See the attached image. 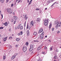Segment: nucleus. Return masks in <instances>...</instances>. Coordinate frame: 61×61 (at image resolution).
<instances>
[{"mask_svg": "<svg viewBox=\"0 0 61 61\" xmlns=\"http://www.w3.org/2000/svg\"><path fill=\"white\" fill-rule=\"evenodd\" d=\"M48 24V20L46 19L44 21V25H47Z\"/></svg>", "mask_w": 61, "mask_h": 61, "instance_id": "obj_1", "label": "nucleus"}, {"mask_svg": "<svg viewBox=\"0 0 61 61\" xmlns=\"http://www.w3.org/2000/svg\"><path fill=\"white\" fill-rule=\"evenodd\" d=\"M7 11L8 13L9 14H12V10H11V9H7Z\"/></svg>", "mask_w": 61, "mask_h": 61, "instance_id": "obj_2", "label": "nucleus"}, {"mask_svg": "<svg viewBox=\"0 0 61 61\" xmlns=\"http://www.w3.org/2000/svg\"><path fill=\"white\" fill-rule=\"evenodd\" d=\"M27 50V48L25 46L23 47V51L24 52H25Z\"/></svg>", "mask_w": 61, "mask_h": 61, "instance_id": "obj_3", "label": "nucleus"}, {"mask_svg": "<svg viewBox=\"0 0 61 61\" xmlns=\"http://www.w3.org/2000/svg\"><path fill=\"white\" fill-rule=\"evenodd\" d=\"M44 32H43L41 35L40 38L41 39H42L43 38V36H44Z\"/></svg>", "mask_w": 61, "mask_h": 61, "instance_id": "obj_4", "label": "nucleus"}, {"mask_svg": "<svg viewBox=\"0 0 61 61\" xmlns=\"http://www.w3.org/2000/svg\"><path fill=\"white\" fill-rule=\"evenodd\" d=\"M41 20V19L39 18H37L36 19V21L37 22H39L40 21V20Z\"/></svg>", "mask_w": 61, "mask_h": 61, "instance_id": "obj_5", "label": "nucleus"}, {"mask_svg": "<svg viewBox=\"0 0 61 61\" xmlns=\"http://www.w3.org/2000/svg\"><path fill=\"white\" fill-rule=\"evenodd\" d=\"M30 25L31 26H33L34 25V22L33 21H31L30 23Z\"/></svg>", "mask_w": 61, "mask_h": 61, "instance_id": "obj_6", "label": "nucleus"}, {"mask_svg": "<svg viewBox=\"0 0 61 61\" xmlns=\"http://www.w3.org/2000/svg\"><path fill=\"white\" fill-rule=\"evenodd\" d=\"M41 46H40L38 47L37 49V50H40V49L41 48V47H42V45H41Z\"/></svg>", "mask_w": 61, "mask_h": 61, "instance_id": "obj_7", "label": "nucleus"}, {"mask_svg": "<svg viewBox=\"0 0 61 61\" xmlns=\"http://www.w3.org/2000/svg\"><path fill=\"white\" fill-rule=\"evenodd\" d=\"M15 56H16V55L15 54L14 55V56H13L11 57V59L13 60L14 58H15Z\"/></svg>", "mask_w": 61, "mask_h": 61, "instance_id": "obj_8", "label": "nucleus"}, {"mask_svg": "<svg viewBox=\"0 0 61 61\" xmlns=\"http://www.w3.org/2000/svg\"><path fill=\"white\" fill-rule=\"evenodd\" d=\"M28 19V17L26 16V15H25L24 19L25 20H26V19Z\"/></svg>", "mask_w": 61, "mask_h": 61, "instance_id": "obj_9", "label": "nucleus"}, {"mask_svg": "<svg viewBox=\"0 0 61 61\" xmlns=\"http://www.w3.org/2000/svg\"><path fill=\"white\" fill-rule=\"evenodd\" d=\"M30 48L32 50L33 49V46L32 45H30Z\"/></svg>", "mask_w": 61, "mask_h": 61, "instance_id": "obj_10", "label": "nucleus"}, {"mask_svg": "<svg viewBox=\"0 0 61 61\" xmlns=\"http://www.w3.org/2000/svg\"><path fill=\"white\" fill-rule=\"evenodd\" d=\"M7 37H6L5 38H4L3 39V41H5L6 40V39H7Z\"/></svg>", "mask_w": 61, "mask_h": 61, "instance_id": "obj_11", "label": "nucleus"}, {"mask_svg": "<svg viewBox=\"0 0 61 61\" xmlns=\"http://www.w3.org/2000/svg\"><path fill=\"white\" fill-rule=\"evenodd\" d=\"M27 35L28 36L29 34V30H27Z\"/></svg>", "mask_w": 61, "mask_h": 61, "instance_id": "obj_12", "label": "nucleus"}, {"mask_svg": "<svg viewBox=\"0 0 61 61\" xmlns=\"http://www.w3.org/2000/svg\"><path fill=\"white\" fill-rule=\"evenodd\" d=\"M20 39L19 38H17L16 39V40L17 41H20Z\"/></svg>", "mask_w": 61, "mask_h": 61, "instance_id": "obj_13", "label": "nucleus"}, {"mask_svg": "<svg viewBox=\"0 0 61 61\" xmlns=\"http://www.w3.org/2000/svg\"><path fill=\"white\" fill-rule=\"evenodd\" d=\"M22 0H19L18 1V2H17V3L18 4L20 2V3H22Z\"/></svg>", "mask_w": 61, "mask_h": 61, "instance_id": "obj_14", "label": "nucleus"}, {"mask_svg": "<svg viewBox=\"0 0 61 61\" xmlns=\"http://www.w3.org/2000/svg\"><path fill=\"white\" fill-rule=\"evenodd\" d=\"M4 25L6 26H7V23L6 22L4 24Z\"/></svg>", "mask_w": 61, "mask_h": 61, "instance_id": "obj_15", "label": "nucleus"}, {"mask_svg": "<svg viewBox=\"0 0 61 61\" xmlns=\"http://www.w3.org/2000/svg\"><path fill=\"white\" fill-rule=\"evenodd\" d=\"M52 26V24H51L49 26V28H51V27Z\"/></svg>", "mask_w": 61, "mask_h": 61, "instance_id": "obj_16", "label": "nucleus"}, {"mask_svg": "<svg viewBox=\"0 0 61 61\" xmlns=\"http://www.w3.org/2000/svg\"><path fill=\"white\" fill-rule=\"evenodd\" d=\"M15 20H16L17 19V17L16 16H15Z\"/></svg>", "mask_w": 61, "mask_h": 61, "instance_id": "obj_17", "label": "nucleus"}, {"mask_svg": "<svg viewBox=\"0 0 61 61\" xmlns=\"http://www.w3.org/2000/svg\"><path fill=\"white\" fill-rule=\"evenodd\" d=\"M55 24L56 25L57 24H58V22H57V21H56L55 22Z\"/></svg>", "mask_w": 61, "mask_h": 61, "instance_id": "obj_18", "label": "nucleus"}, {"mask_svg": "<svg viewBox=\"0 0 61 61\" xmlns=\"http://www.w3.org/2000/svg\"><path fill=\"white\" fill-rule=\"evenodd\" d=\"M20 30H21V29H23V27L22 26H20Z\"/></svg>", "mask_w": 61, "mask_h": 61, "instance_id": "obj_19", "label": "nucleus"}, {"mask_svg": "<svg viewBox=\"0 0 61 61\" xmlns=\"http://www.w3.org/2000/svg\"><path fill=\"white\" fill-rule=\"evenodd\" d=\"M34 36H36L37 35V33L35 32L34 33Z\"/></svg>", "mask_w": 61, "mask_h": 61, "instance_id": "obj_20", "label": "nucleus"}, {"mask_svg": "<svg viewBox=\"0 0 61 61\" xmlns=\"http://www.w3.org/2000/svg\"><path fill=\"white\" fill-rule=\"evenodd\" d=\"M0 2L2 3H3L4 2V0H0Z\"/></svg>", "mask_w": 61, "mask_h": 61, "instance_id": "obj_21", "label": "nucleus"}, {"mask_svg": "<svg viewBox=\"0 0 61 61\" xmlns=\"http://www.w3.org/2000/svg\"><path fill=\"white\" fill-rule=\"evenodd\" d=\"M32 0H31L29 3V5H30V4H31V3H32Z\"/></svg>", "mask_w": 61, "mask_h": 61, "instance_id": "obj_22", "label": "nucleus"}, {"mask_svg": "<svg viewBox=\"0 0 61 61\" xmlns=\"http://www.w3.org/2000/svg\"><path fill=\"white\" fill-rule=\"evenodd\" d=\"M6 58V57L5 56H4L3 57V60H5V58Z\"/></svg>", "mask_w": 61, "mask_h": 61, "instance_id": "obj_23", "label": "nucleus"}, {"mask_svg": "<svg viewBox=\"0 0 61 61\" xmlns=\"http://www.w3.org/2000/svg\"><path fill=\"white\" fill-rule=\"evenodd\" d=\"M40 31H41V32H42L43 31V29H40Z\"/></svg>", "mask_w": 61, "mask_h": 61, "instance_id": "obj_24", "label": "nucleus"}, {"mask_svg": "<svg viewBox=\"0 0 61 61\" xmlns=\"http://www.w3.org/2000/svg\"><path fill=\"white\" fill-rule=\"evenodd\" d=\"M36 11H38V10H40V9L38 8H37L36 9Z\"/></svg>", "mask_w": 61, "mask_h": 61, "instance_id": "obj_25", "label": "nucleus"}, {"mask_svg": "<svg viewBox=\"0 0 61 61\" xmlns=\"http://www.w3.org/2000/svg\"><path fill=\"white\" fill-rule=\"evenodd\" d=\"M19 46V45H16L15 46V47L16 48H17V47H18Z\"/></svg>", "mask_w": 61, "mask_h": 61, "instance_id": "obj_26", "label": "nucleus"}, {"mask_svg": "<svg viewBox=\"0 0 61 61\" xmlns=\"http://www.w3.org/2000/svg\"><path fill=\"white\" fill-rule=\"evenodd\" d=\"M20 33L21 34V35H23V32L22 31H21L20 32Z\"/></svg>", "mask_w": 61, "mask_h": 61, "instance_id": "obj_27", "label": "nucleus"}, {"mask_svg": "<svg viewBox=\"0 0 61 61\" xmlns=\"http://www.w3.org/2000/svg\"><path fill=\"white\" fill-rule=\"evenodd\" d=\"M50 1H48L47 2V4H49V3H50Z\"/></svg>", "mask_w": 61, "mask_h": 61, "instance_id": "obj_28", "label": "nucleus"}, {"mask_svg": "<svg viewBox=\"0 0 61 61\" xmlns=\"http://www.w3.org/2000/svg\"><path fill=\"white\" fill-rule=\"evenodd\" d=\"M54 58L55 59H56L57 58V57L56 56H55L54 57Z\"/></svg>", "mask_w": 61, "mask_h": 61, "instance_id": "obj_29", "label": "nucleus"}, {"mask_svg": "<svg viewBox=\"0 0 61 61\" xmlns=\"http://www.w3.org/2000/svg\"><path fill=\"white\" fill-rule=\"evenodd\" d=\"M42 32H41V31L40 30H39V34H40V33H41Z\"/></svg>", "mask_w": 61, "mask_h": 61, "instance_id": "obj_30", "label": "nucleus"}, {"mask_svg": "<svg viewBox=\"0 0 61 61\" xmlns=\"http://www.w3.org/2000/svg\"><path fill=\"white\" fill-rule=\"evenodd\" d=\"M4 28V27H0V29H3Z\"/></svg>", "mask_w": 61, "mask_h": 61, "instance_id": "obj_31", "label": "nucleus"}, {"mask_svg": "<svg viewBox=\"0 0 61 61\" xmlns=\"http://www.w3.org/2000/svg\"><path fill=\"white\" fill-rule=\"evenodd\" d=\"M44 49H47V47L46 46H45L44 47Z\"/></svg>", "mask_w": 61, "mask_h": 61, "instance_id": "obj_32", "label": "nucleus"}, {"mask_svg": "<svg viewBox=\"0 0 61 61\" xmlns=\"http://www.w3.org/2000/svg\"><path fill=\"white\" fill-rule=\"evenodd\" d=\"M14 6V4L13 3L11 4V7H13Z\"/></svg>", "mask_w": 61, "mask_h": 61, "instance_id": "obj_33", "label": "nucleus"}, {"mask_svg": "<svg viewBox=\"0 0 61 61\" xmlns=\"http://www.w3.org/2000/svg\"><path fill=\"white\" fill-rule=\"evenodd\" d=\"M26 46H28V42H26Z\"/></svg>", "mask_w": 61, "mask_h": 61, "instance_id": "obj_34", "label": "nucleus"}, {"mask_svg": "<svg viewBox=\"0 0 61 61\" xmlns=\"http://www.w3.org/2000/svg\"><path fill=\"white\" fill-rule=\"evenodd\" d=\"M32 50L30 48V49L29 50V51L30 52V51H32Z\"/></svg>", "mask_w": 61, "mask_h": 61, "instance_id": "obj_35", "label": "nucleus"}, {"mask_svg": "<svg viewBox=\"0 0 61 61\" xmlns=\"http://www.w3.org/2000/svg\"><path fill=\"white\" fill-rule=\"evenodd\" d=\"M42 54H45V52H42Z\"/></svg>", "mask_w": 61, "mask_h": 61, "instance_id": "obj_36", "label": "nucleus"}, {"mask_svg": "<svg viewBox=\"0 0 61 61\" xmlns=\"http://www.w3.org/2000/svg\"><path fill=\"white\" fill-rule=\"evenodd\" d=\"M26 24V22L25 23H24V26L25 27V25Z\"/></svg>", "mask_w": 61, "mask_h": 61, "instance_id": "obj_37", "label": "nucleus"}, {"mask_svg": "<svg viewBox=\"0 0 61 61\" xmlns=\"http://www.w3.org/2000/svg\"><path fill=\"white\" fill-rule=\"evenodd\" d=\"M1 17H2V18H3V14H1Z\"/></svg>", "mask_w": 61, "mask_h": 61, "instance_id": "obj_38", "label": "nucleus"}, {"mask_svg": "<svg viewBox=\"0 0 61 61\" xmlns=\"http://www.w3.org/2000/svg\"><path fill=\"white\" fill-rule=\"evenodd\" d=\"M27 2L28 3H29V0H27Z\"/></svg>", "mask_w": 61, "mask_h": 61, "instance_id": "obj_39", "label": "nucleus"}, {"mask_svg": "<svg viewBox=\"0 0 61 61\" xmlns=\"http://www.w3.org/2000/svg\"><path fill=\"white\" fill-rule=\"evenodd\" d=\"M18 29H19V28H20V26H18Z\"/></svg>", "mask_w": 61, "mask_h": 61, "instance_id": "obj_40", "label": "nucleus"}, {"mask_svg": "<svg viewBox=\"0 0 61 61\" xmlns=\"http://www.w3.org/2000/svg\"><path fill=\"white\" fill-rule=\"evenodd\" d=\"M18 36H20V33H19L18 34Z\"/></svg>", "mask_w": 61, "mask_h": 61, "instance_id": "obj_41", "label": "nucleus"}, {"mask_svg": "<svg viewBox=\"0 0 61 61\" xmlns=\"http://www.w3.org/2000/svg\"><path fill=\"white\" fill-rule=\"evenodd\" d=\"M12 38V37H10L9 38V39H11V38Z\"/></svg>", "mask_w": 61, "mask_h": 61, "instance_id": "obj_42", "label": "nucleus"}, {"mask_svg": "<svg viewBox=\"0 0 61 61\" xmlns=\"http://www.w3.org/2000/svg\"><path fill=\"white\" fill-rule=\"evenodd\" d=\"M52 50V48H50V51H51Z\"/></svg>", "mask_w": 61, "mask_h": 61, "instance_id": "obj_43", "label": "nucleus"}, {"mask_svg": "<svg viewBox=\"0 0 61 61\" xmlns=\"http://www.w3.org/2000/svg\"><path fill=\"white\" fill-rule=\"evenodd\" d=\"M54 30V28H52V31H53Z\"/></svg>", "mask_w": 61, "mask_h": 61, "instance_id": "obj_44", "label": "nucleus"}, {"mask_svg": "<svg viewBox=\"0 0 61 61\" xmlns=\"http://www.w3.org/2000/svg\"><path fill=\"white\" fill-rule=\"evenodd\" d=\"M15 22H16V21H15L14 23V24H15Z\"/></svg>", "mask_w": 61, "mask_h": 61, "instance_id": "obj_45", "label": "nucleus"}, {"mask_svg": "<svg viewBox=\"0 0 61 61\" xmlns=\"http://www.w3.org/2000/svg\"><path fill=\"white\" fill-rule=\"evenodd\" d=\"M33 53H34V51H32L31 52V53L32 54H33Z\"/></svg>", "mask_w": 61, "mask_h": 61, "instance_id": "obj_46", "label": "nucleus"}, {"mask_svg": "<svg viewBox=\"0 0 61 61\" xmlns=\"http://www.w3.org/2000/svg\"><path fill=\"white\" fill-rule=\"evenodd\" d=\"M8 1V0H6V3H7Z\"/></svg>", "mask_w": 61, "mask_h": 61, "instance_id": "obj_47", "label": "nucleus"}, {"mask_svg": "<svg viewBox=\"0 0 61 61\" xmlns=\"http://www.w3.org/2000/svg\"><path fill=\"white\" fill-rule=\"evenodd\" d=\"M56 3V2H55L54 3H53V4H54V5H55V4Z\"/></svg>", "mask_w": 61, "mask_h": 61, "instance_id": "obj_48", "label": "nucleus"}, {"mask_svg": "<svg viewBox=\"0 0 61 61\" xmlns=\"http://www.w3.org/2000/svg\"><path fill=\"white\" fill-rule=\"evenodd\" d=\"M31 27H30V26H29V30H30V28Z\"/></svg>", "mask_w": 61, "mask_h": 61, "instance_id": "obj_49", "label": "nucleus"}, {"mask_svg": "<svg viewBox=\"0 0 61 61\" xmlns=\"http://www.w3.org/2000/svg\"><path fill=\"white\" fill-rule=\"evenodd\" d=\"M54 5V4H53L51 6V7H52V6H53V5Z\"/></svg>", "mask_w": 61, "mask_h": 61, "instance_id": "obj_50", "label": "nucleus"}, {"mask_svg": "<svg viewBox=\"0 0 61 61\" xmlns=\"http://www.w3.org/2000/svg\"><path fill=\"white\" fill-rule=\"evenodd\" d=\"M60 31H57L58 33H60Z\"/></svg>", "mask_w": 61, "mask_h": 61, "instance_id": "obj_51", "label": "nucleus"}, {"mask_svg": "<svg viewBox=\"0 0 61 61\" xmlns=\"http://www.w3.org/2000/svg\"><path fill=\"white\" fill-rule=\"evenodd\" d=\"M39 42V41L37 40L36 41V42Z\"/></svg>", "mask_w": 61, "mask_h": 61, "instance_id": "obj_52", "label": "nucleus"}, {"mask_svg": "<svg viewBox=\"0 0 61 61\" xmlns=\"http://www.w3.org/2000/svg\"><path fill=\"white\" fill-rule=\"evenodd\" d=\"M15 30H16L17 29V28H15Z\"/></svg>", "mask_w": 61, "mask_h": 61, "instance_id": "obj_53", "label": "nucleus"}, {"mask_svg": "<svg viewBox=\"0 0 61 61\" xmlns=\"http://www.w3.org/2000/svg\"><path fill=\"white\" fill-rule=\"evenodd\" d=\"M47 8H45V10H47Z\"/></svg>", "mask_w": 61, "mask_h": 61, "instance_id": "obj_54", "label": "nucleus"}, {"mask_svg": "<svg viewBox=\"0 0 61 61\" xmlns=\"http://www.w3.org/2000/svg\"><path fill=\"white\" fill-rule=\"evenodd\" d=\"M13 15H15V13L13 12Z\"/></svg>", "mask_w": 61, "mask_h": 61, "instance_id": "obj_55", "label": "nucleus"}, {"mask_svg": "<svg viewBox=\"0 0 61 61\" xmlns=\"http://www.w3.org/2000/svg\"><path fill=\"white\" fill-rule=\"evenodd\" d=\"M1 12L0 11V15H1Z\"/></svg>", "mask_w": 61, "mask_h": 61, "instance_id": "obj_56", "label": "nucleus"}, {"mask_svg": "<svg viewBox=\"0 0 61 61\" xmlns=\"http://www.w3.org/2000/svg\"><path fill=\"white\" fill-rule=\"evenodd\" d=\"M29 25H27V27H29Z\"/></svg>", "mask_w": 61, "mask_h": 61, "instance_id": "obj_57", "label": "nucleus"}, {"mask_svg": "<svg viewBox=\"0 0 61 61\" xmlns=\"http://www.w3.org/2000/svg\"><path fill=\"white\" fill-rule=\"evenodd\" d=\"M15 54L16 55H16H18V54L17 53H16L15 54Z\"/></svg>", "mask_w": 61, "mask_h": 61, "instance_id": "obj_58", "label": "nucleus"}, {"mask_svg": "<svg viewBox=\"0 0 61 61\" xmlns=\"http://www.w3.org/2000/svg\"><path fill=\"white\" fill-rule=\"evenodd\" d=\"M39 54H38L37 55V56H39Z\"/></svg>", "mask_w": 61, "mask_h": 61, "instance_id": "obj_59", "label": "nucleus"}, {"mask_svg": "<svg viewBox=\"0 0 61 61\" xmlns=\"http://www.w3.org/2000/svg\"><path fill=\"white\" fill-rule=\"evenodd\" d=\"M12 36H14V34H12Z\"/></svg>", "mask_w": 61, "mask_h": 61, "instance_id": "obj_60", "label": "nucleus"}, {"mask_svg": "<svg viewBox=\"0 0 61 61\" xmlns=\"http://www.w3.org/2000/svg\"><path fill=\"white\" fill-rule=\"evenodd\" d=\"M34 42H36V40H34Z\"/></svg>", "mask_w": 61, "mask_h": 61, "instance_id": "obj_61", "label": "nucleus"}, {"mask_svg": "<svg viewBox=\"0 0 61 61\" xmlns=\"http://www.w3.org/2000/svg\"><path fill=\"white\" fill-rule=\"evenodd\" d=\"M45 37H47V36H45Z\"/></svg>", "mask_w": 61, "mask_h": 61, "instance_id": "obj_62", "label": "nucleus"}, {"mask_svg": "<svg viewBox=\"0 0 61 61\" xmlns=\"http://www.w3.org/2000/svg\"><path fill=\"white\" fill-rule=\"evenodd\" d=\"M18 1V0H16V2H17Z\"/></svg>", "mask_w": 61, "mask_h": 61, "instance_id": "obj_63", "label": "nucleus"}, {"mask_svg": "<svg viewBox=\"0 0 61 61\" xmlns=\"http://www.w3.org/2000/svg\"><path fill=\"white\" fill-rule=\"evenodd\" d=\"M28 27H27V29H28Z\"/></svg>", "mask_w": 61, "mask_h": 61, "instance_id": "obj_64", "label": "nucleus"}]
</instances>
